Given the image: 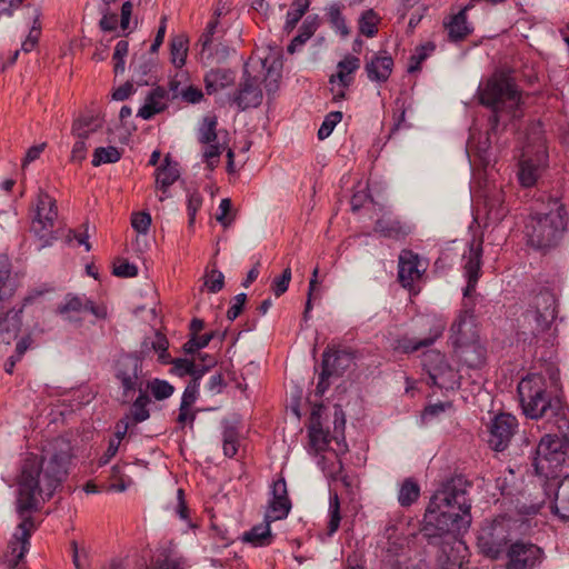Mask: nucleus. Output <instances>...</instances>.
Returning a JSON list of instances; mask_svg holds the SVG:
<instances>
[{
	"label": "nucleus",
	"mask_w": 569,
	"mask_h": 569,
	"mask_svg": "<svg viewBox=\"0 0 569 569\" xmlns=\"http://www.w3.org/2000/svg\"><path fill=\"white\" fill-rule=\"evenodd\" d=\"M147 389L157 400H164L172 396L174 388L166 380L153 379L147 383Z\"/></svg>",
	"instance_id": "obj_45"
},
{
	"label": "nucleus",
	"mask_w": 569,
	"mask_h": 569,
	"mask_svg": "<svg viewBox=\"0 0 569 569\" xmlns=\"http://www.w3.org/2000/svg\"><path fill=\"white\" fill-rule=\"evenodd\" d=\"M206 147L202 151L203 161L209 170H213L220 161V156L223 151V146L219 143H204Z\"/></svg>",
	"instance_id": "obj_46"
},
{
	"label": "nucleus",
	"mask_w": 569,
	"mask_h": 569,
	"mask_svg": "<svg viewBox=\"0 0 569 569\" xmlns=\"http://www.w3.org/2000/svg\"><path fill=\"white\" fill-rule=\"evenodd\" d=\"M246 300H247L246 293H239L233 298V301L227 311V318L230 321H233L234 319H237L238 316L241 313L243 306L246 303Z\"/></svg>",
	"instance_id": "obj_61"
},
{
	"label": "nucleus",
	"mask_w": 569,
	"mask_h": 569,
	"mask_svg": "<svg viewBox=\"0 0 569 569\" xmlns=\"http://www.w3.org/2000/svg\"><path fill=\"white\" fill-rule=\"evenodd\" d=\"M233 81L234 73L226 69L211 70L204 77L206 90L209 94L230 86Z\"/></svg>",
	"instance_id": "obj_32"
},
{
	"label": "nucleus",
	"mask_w": 569,
	"mask_h": 569,
	"mask_svg": "<svg viewBox=\"0 0 569 569\" xmlns=\"http://www.w3.org/2000/svg\"><path fill=\"white\" fill-rule=\"evenodd\" d=\"M550 508L561 520L569 521V476L558 485L556 499Z\"/></svg>",
	"instance_id": "obj_34"
},
{
	"label": "nucleus",
	"mask_w": 569,
	"mask_h": 569,
	"mask_svg": "<svg viewBox=\"0 0 569 569\" xmlns=\"http://www.w3.org/2000/svg\"><path fill=\"white\" fill-rule=\"evenodd\" d=\"M143 348L146 350L153 349L158 353V360L162 363H167L169 355L167 352L168 341L163 336L157 335L151 341H144Z\"/></svg>",
	"instance_id": "obj_49"
},
{
	"label": "nucleus",
	"mask_w": 569,
	"mask_h": 569,
	"mask_svg": "<svg viewBox=\"0 0 569 569\" xmlns=\"http://www.w3.org/2000/svg\"><path fill=\"white\" fill-rule=\"evenodd\" d=\"M33 19V24L29 30L27 38L22 41L20 50H16L12 57L8 61V66H11L16 62L19 57L20 51L24 53L31 52L38 44L40 34H41V24L39 21L40 12L38 9L32 10V14L30 17Z\"/></svg>",
	"instance_id": "obj_31"
},
{
	"label": "nucleus",
	"mask_w": 569,
	"mask_h": 569,
	"mask_svg": "<svg viewBox=\"0 0 569 569\" xmlns=\"http://www.w3.org/2000/svg\"><path fill=\"white\" fill-rule=\"evenodd\" d=\"M375 231L385 238L401 240L412 232V226L386 213L377 220Z\"/></svg>",
	"instance_id": "obj_23"
},
{
	"label": "nucleus",
	"mask_w": 569,
	"mask_h": 569,
	"mask_svg": "<svg viewBox=\"0 0 569 569\" xmlns=\"http://www.w3.org/2000/svg\"><path fill=\"white\" fill-rule=\"evenodd\" d=\"M422 326L429 329L427 337L417 339L409 337H401L396 340L393 348L405 353L415 352L421 348H427L433 345L440 338L446 328V322L437 316H426L421 319Z\"/></svg>",
	"instance_id": "obj_12"
},
{
	"label": "nucleus",
	"mask_w": 569,
	"mask_h": 569,
	"mask_svg": "<svg viewBox=\"0 0 569 569\" xmlns=\"http://www.w3.org/2000/svg\"><path fill=\"white\" fill-rule=\"evenodd\" d=\"M167 90L158 87L147 96L144 104L138 111V116L144 120H149L154 114L162 112L167 108Z\"/></svg>",
	"instance_id": "obj_25"
},
{
	"label": "nucleus",
	"mask_w": 569,
	"mask_h": 569,
	"mask_svg": "<svg viewBox=\"0 0 569 569\" xmlns=\"http://www.w3.org/2000/svg\"><path fill=\"white\" fill-rule=\"evenodd\" d=\"M73 457V447L69 439L59 437L49 441L40 456L29 455L22 462L18 477L17 511L20 523L10 542V566L16 567L29 548V538L33 529L30 513L49 500L66 479Z\"/></svg>",
	"instance_id": "obj_1"
},
{
	"label": "nucleus",
	"mask_w": 569,
	"mask_h": 569,
	"mask_svg": "<svg viewBox=\"0 0 569 569\" xmlns=\"http://www.w3.org/2000/svg\"><path fill=\"white\" fill-rule=\"evenodd\" d=\"M449 341L453 349L479 341L475 317L470 310L459 312L450 327Z\"/></svg>",
	"instance_id": "obj_17"
},
{
	"label": "nucleus",
	"mask_w": 569,
	"mask_h": 569,
	"mask_svg": "<svg viewBox=\"0 0 569 569\" xmlns=\"http://www.w3.org/2000/svg\"><path fill=\"white\" fill-rule=\"evenodd\" d=\"M350 357L343 351H326L322 360V372L317 385V393L323 395L328 389L327 379L333 375H341L350 362Z\"/></svg>",
	"instance_id": "obj_19"
},
{
	"label": "nucleus",
	"mask_w": 569,
	"mask_h": 569,
	"mask_svg": "<svg viewBox=\"0 0 569 569\" xmlns=\"http://www.w3.org/2000/svg\"><path fill=\"white\" fill-rule=\"evenodd\" d=\"M290 280H291V269L288 267L283 270V272L280 277L273 279V281H272L273 293L277 297H280L281 295H283L288 290Z\"/></svg>",
	"instance_id": "obj_55"
},
{
	"label": "nucleus",
	"mask_w": 569,
	"mask_h": 569,
	"mask_svg": "<svg viewBox=\"0 0 569 569\" xmlns=\"http://www.w3.org/2000/svg\"><path fill=\"white\" fill-rule=\"evenodd\" d=\"M102 127V120L92 113L79 117L73 121L71 133L76 139L87 140Z\"/></svg>",
	"instance_id": "obj_30"
},
{
	"label": "nucleus",
	"mask_w": 569,
	"mask_h": 569,
	"mask_svg": "<svg viewBox=\"0 0 569 569\" xmlns=\"http://www.w3.org/2000/svg\"><path fill=\"white\" fill-rule=\"evenodd\" d=\"M129 43L126 40H120L117 42L114 52L112 56V60L114 62V73H123L126 69V57L128 56Z\"/></svg>",
	"instance_id": "obj_48"
},
{
	"label": "nucleus",
	"mask_w": 569,
	"mask_h": 569,
	"mask_svg": "<svg viewBox=\"0 0 569 569\" xmlns=\"http://www.w3.org/2000/svg\"><path fill=\"white\" fill-rule=\"evenodd\" d=\"M360 68V59L353 54H347L337 63L336 73L330 76V91L335 101L346 98L347 89L355 81V73Z\"/></svg>",
	"instance_id": "obj_14"
},
{
	"label": "nucleus",
	"mask_w": 569,
	"mask_h": 569,
	"mask_svg": "<svg viewBox=\"0 0 569 569\" xmlns=\"http://www.w3.org/2000/svg\"><path fill=\"white\" fill-rule=\"evenodd\" d=\"M360 32L367 37H373L377 33V16L372 10L366 11L359 22Z\"/></svg>",
	"instance_id": "obj_51"
},
{
	"label": "nucleus",
	"mask_w": 569,
	"mask_h": 569,
	"mask_svg": "<svg viewBox=\"0 0 569 569\" xmlns=\"http://www.w3.org/2000/svg\"><path fill=\"white\" fill-rule=\"evenodd\" d=\"M102 18L100 20V27L103 31H113L118 26V16L109 12V7H102L100 9Z\"/></svg>",
	"instance_id": "obj_60"
},
{
	"label": "nucleus",
	"mask_w": 569,
	"mask_h": 569,
	"mask_svg": "<svg viewBox=\"0 0 569 569\" xmlns=\"http://www.w3.org/2000/svg\"><path fill=\"white\" fill-rule=\"evenodd\" d=\"M116 378L119 380L124 397L141 392L146 385L142 361L134 355H124L117 361Z\"/></svg>",
	"instance_id": "obj_10"
},
{
	"label": "nucleus",
	"mask_w": 569,
	"mask_h": 569,
	"mask_svg": "<svg viewBox=\"0 0 569 569\" xmlns=\"http://www.w3.org/2000/svg\"><path fill=\"white\" fill-rule=\"evenodd\" d=\"M58 218L56 200L46 191L40 190L31 209V231L40 241V249L50 247L57 234L53 231Z\"/></svg>",
	"instance_id": "obj_6"
},
{
	"label": "nucleus",
	"mask_w": 569,
	"mask_h": 569,
	"mask_svg": "<svg viewBox=\"0 0 569 569\" xmlns=\"http://www.w3.org/2000/svg\"><path fill=\"white\" fill-rule=\"evenodd\" d=\"M21 311H10L0 319V342L10 343L21 328Z\"/></svg>",
	"instance_id": "obj_33"
},
{
	"label": "nucleus",
	"mask_w": 569,
	"mask_h": 569,
	"mask_svg": "<svg viewBox=\"0 0 569 569\" xmlns=\"http://www.w3.org/2000/svg\"><path fill=\"white\" fill-rule=\"evenodd\" d=\"M423 368L429 375L432 385L441 389H455L459 385L458 371L450 366L445 356L437 351L430 350L423 353Z\"/></svg>",
	"instance_id": "obj_9"
},
{
	"label": "nucleus",
	"mask_w": 569,
	"mask_h": 569,
	"mask_svg": "<svg viewBox=\"0 0 569 569\" xmlns=\"http://www.w3.org/2000/svg\"><path fill=\"white\" fill-rule=\"evenodd\" d=\"M88 151L87 140L76 139L71 150V161L81 162L86 159Z\"/></svg>",
	"instance_id": "obj_63"
},
{
	"label": "nucleus",
	"mask_w": 569,
	"mask_h": 569,
	"mask_svg": "<svg viewBox=\"0 0 569 569\" xmlns=\"http://www.w3.org/2000/svg\"><path fill=\"white\" fill-rule=\"evenodd\" d=\"M151 224V217L148 212H137L132 214L131 226L139 233H147Z\"/></svg>",
	"instance_id": "obj_56"
},
{
	"label": "nucleus",
	"mask_w": 569,
	"mask_h": 569,
	"mask_svg": "<svg viewBox=\"0 0 569 569\" xmlns=\"http://www.w3.org/2000/svg\"><path fill=\"white\" fill-rule=\"evenodd\" d=\"M217 118L204 117L198 131V140L200 143H211L217 140Z\"/></svg>",
	"instance_id": "obj_42"
},
{
	"label": "nucleus",
	"mask_w": 569,
	"mask_h": 569,
	"mask_svg": "<svg viewBox=\"0 0 569 569\" xmlns=\"http://www.w3.org/2000/svg\"><path fill=\"white\" fill-rule=\"evenodd\" d=\"M393 68L392 58L385 54H376L368 59L365 64V70L370 81L373 82H386Z\"/></svg>",
	"instance_id": "obj_24"
},
{
	"label": "nucleus",
	"mask_w": 569,
	"mask_h": 569,
	"mask_svg": "<svg viewBox=\"0 0 569 569\" xmlns=\"http://www.w3.org/2000/svg\"><path fill=\"white\" fill-rule=\"evenodd\" d=\"M219 24L218 19H212L206 27L203 33L201 34L199 42L202 46L201 58L203 59L204 51L210 47L212 42L213 34L216 33V29Z\"/></svg>",
	"instance_id": "obj_57"
},
{
	"label": "nucleus",
	"mask_w": 569,
	"mask_h": 569,
	"mask_svg": "<svg viewBox=\"0 0 569 569\" xmlns=\"http://www.w3.org/2000/svg\"><path fill=\"white\" fill-rule=\"evenodd\" d=\"M149 401L147 393L142 390L131 407V415L136 422H142L149 418L147 409Z\"/></svg>",
	"instance_id": "obj_47"
},
{
	"label": "nucleus",
	"mask_w": 569,
	"mask_h": 569,
	"mask_svg": "<svg viewBox=\"0 0 569 569\" xmlns=\"http://www.w3.org/2000/svg\"><path fill=\"white\" fill-rule=\"evenodd\" d=\"M446 28L452 41H459L467 37L471 32V29L467 22L466 11L461 10L455 14L450 21L446 23Z\"/></svg>",
	"instance_id": "obj_35"
},
{
	"label": "nucleus",
	"mask_w": 569,
	"mask_h": 569,
	"mask_svg": "<svg viewBox=\"0 0 569 569\" xmlns=\"http://www.w3.org/2000/svg\"><path fill=\"white\" fill-rule=\"evenodd\" d=\"M567 212L558 199H551L543 211L528 219L525 233L528 243L537 249H549L559 243L567 228Z\"/></svg>",
	"instance_id": "obj_4"
},
{
	"label": "nucleus",
	"mask_w": 569,
	"mask_h": 569,
	"mask_svg": "<svg viewBox=\"0 0 569 569\" xmlns=\"http://www.w3.org/2000/svg\"><path fill=\"white\" fill-rule=\"evenodd\" d=\"M18 287L17 277L11 273L10 263L7 259H0V299L12 296Z\"/></svg>",
	"instance_id": "obj_36"
},
{
	"label": "nucleus",
	"mask_w": 569,
	"mask_h": 569,
	"mask_svg": "<svg viewBox=\"0 0 569 569\" xmlns=\"http://www.w3.org/2000/svg\"><path fill=\"white\" fill-rule=\"evenodd\" d=\"M180 177V171L177 163H171L169 157L164 158V164L157 169L156 174V187L162 191L159 197L160 201H163L168 194V188L173 184Z\"/></svg>",
	"instance_id": "obj_27"
},
{
	"label": "nucleus",
	"mask_w": 569,
	"mask_h": 569,
	"mask_svg": "<svg viewBox=\"0 0 569 569\" xmlns=\"http://www.w3.org/2000/svg\"><path fill=\"white\" fill-rule=\"evenodd\" d=\"M202 206V197L198 191L189 192L187 201V210L189 216V226L194 223L196 214Z\"/></svg>",
	"instance_id": "obj_53"
},
{
	"label": "nucleus",
	"mask_w": 569,
	"mask_h": 569,
	"mask_svg": "<svg viewBox=\"0 0 569 569\" xmlns=\"http://www.w3.org/2000/svg\"><path fill=\"white\" fill-rule=\"evenodd\" d=\"M420 488L412 479H407L402 482L399 493L398 501L402 507L411 506L419 497Z\"/></svg>",
	"instance_id": "obj_40"
},
{
	"label": "nucleus",
	"mask_w": 569,
	"mask_h": 569,
	"mask_svg": "<svg viewBox=\"0 0 569 569\" xmlns=\"http://www.w3.org/2000/svg\"><path fill=\"white\" fill-rule=\"evenodd\" d=\"M453 352L469 368H478L485 362L486 349L480 340L468 346L455 348Z\"/></svg>",
	"instance_id": "obj_29"
},
{
	"label": "nucleus",
	"mask_w": 569,
	"mask_h": 569,
	"mask_svg": "<svg viewBox=\"0 0 569 569\" xmlns=\"http://www.w3.org/2000/svg\"><path fill=\"white\" fill-rule=\"evenodd\" d=\"M557 315L556 298L549 291H541L533 299L532 309L526 313L528 321L535 322V330L545 331L552 323Z\"/></svg>",
	"instance_id": "obj_15"
},
{
	"label": "nucleus",
	"mask_w": 569,
	"mask_h": 569,
	"mask_svg": "<svg viewBox=\"0 0 569 569\" xmlns=\"http://www.w3.org/2000/svg\"><path fill=\"white\" fill-rule=\"evenodd\" d=\"M61 315H64L68 320H78L79 316L84 312H90L97 318H104V308L96 307L92 301L84 296H68L66 302L59 307Z\"/></svg>",
	"instance_id": "obj_20"
},
{
	"label": "nucleus",
	"mask_w": 569,
	"mask_h": 569,
	"mask_svg": "<svg viewBox=\"0 0 569 569\" xmlns=\"http://www.w3.org/2000/svg\"><path fill=\"white\" fill-rule=\"evenodd\" d=\"M506 569H533L541 562L542 550L528 541H516L507 549Z\"/></svg>",
	"instance_id": "obj_13"
},
{
	"label": "nucleus",
	"mask_w": 569,
	"mask_h": 569,
	"mask_svg": "<svg viewBox=\"0 0 569 569\" xmlns=\"http://www.w3.org/2000/svg\"><path fill=\"white\" fill-rule=\"evenodd\" d=\"M427 269V263L411 250H402L399 254L398 278L405 288L411 289Z\"/></svg>",
	"instance_id": "obj_18"
},
{
	"label": "nucleus",
	"mask_w": 569,
	"mask_h": 569,
	"mask_svg": "<svg viewBox=\"0 0 569 569\" xmlns=\"http://www.w3.org/2000/svg\"><path fill=\"white\" fill-rule=\"evenodd\" d=\"M121 158V152L118 148L109 146V147H99L94 150L92 156V166L99 167L106 163H114L119 161Z\"/></svg>",
	"instance_id": "obj_41"
},
{
	"label": "nucleus",
	"mask_w": 569,
	"mask_h": 569,
	"mask_svg": "<svg viewBox=\"0 0 569 569\" xmlns=\"http://www.w3.org/2000/svg\"><path fill=\"white\" fill-rule=\"evenodd\" d=\"M153 569H182L180 561L168 555H159Z\"/></svg>",
	"instance_id": "obj_64"
},
{
	"label": "nucleus",
	"mask_w": 569,
	"mask_h": 569,
	"mask_svg": "<svg viewBox=\"0 0 569 569\" xmlns=\"http://www.w3.org/2000/svg\"><path fill=\"white\" fill-rule=\"evenodd\" d=\"M262 101V91L260 89V82L256 77H251L244 72L243 80L240 83L234 102L241 110L248 108H256Z\"/></svg>",
	"instance_id": "obj_21"
},
{
	"label": "nucleus",
	"mask_w": 569,
	"mask_h": 569,
	"mask_svg": "<svg viewBox=\"0 0 569 569\" xmlns=\"http://www.w3.org/2000/svg\"><path fill=\"white\" fill-rule=\"evenodd\" d=\"M560 431L565 427L567 432L562 438L546 435L537 446L532 466L538 476L551 478L557 475L560 467L569 459V421L563 417L556 421Z\"/></svg>",
	"instance_id": "obj_5"
},
{
	"label": "nucleus",
	"mask_w": 569,
	"mask_h": 569,
	"mask_svg": "<svg viewBox=\"0 0 569 569\" xmlns=\"http://www.w3.org/2000/svg\"><path fill=\"white\" fill-rule=\"evenodd\" d=\"M266 518L263 522L253 526L250 530L243 532L242 541L251 545L252 547H267L273 542L274 536L271 532L270 525Z\"/></svg>",
	"instance_id": "obj_28"
},
{
	"label": "nucleus",
	"mask_w": 569,
	"mask_h": 569,
	"mask_svg": "<svg viewBox=\"0 0 569 569\" xmlns=\"http://www.w3.org/2000/svg\"><path fill=\"white\" fill-rule=\"evenodd\" d=\"M516 522L506 517H499L486 522L478 533V548L485 556L498 559L511 538Z\"/></svg>",
	"instance_id": "obj_8"
},
{
	"label": "nucleus",
	"mask_w": 569,
	"mask_h": 569,
	"mask_svg": "<svg viewBox=\"0 0 569 569\" xmlns=\"http://www.w3.org/2000/svg\"><path fill=\"white\" fill-rule=\"evenodd\" d=\"M517 419L510 413L497 415L489 425L488 443L495 451H503L517 428Z\"/></svg>",
	"instance_id": "obj_16"
},
{
	"label": "nucleus",
	"mask_w": 569,
	"mask_h": 569,
	"mask_svg": "<svg viewBox=\"0 0 569 569\" xmlns=\"http://www.w3.org/2000/svg\"><path fill=\"white\" fill-rule=\"evenodd\" d=\"M518 395L523 413L531 419L541 418L552 410L541 375L532 373L523 378L518 385Z\"/></svg>",
	"instance_id": "obj_7"
},
{
	"label": "nucleus",
	"mask_w": 569,
	"mask_h": 569,
	"mask_svg": "<svg viewBox=\"0 0 569 569\" xmlns=\"http://www.w3.org/2000/svg\"><path fill=\"white\" fill-rule=\"evenodd\" d=\"M547 162V152L542 143L531 147L528 143L521 153L518 179L521 186L531 187L538 180Z\"/></svg>",
	"instance_id": "obj_11"
},
{
	"label": "nucleus",
	"mask_w": 569,
	"mask_h": 569,
	"mask_svg": "<svg viewBox=\"0 0 569 569\" xmlns=\"http://www.w3.org/2000/svg\"><path fill=\"white\" fill-rule=\"evenodd\" d=\"M309 433V451L319 453L328 448L330 437L320 422V417L312 412L310 418V426L308 428Z\"/></svg>",
	"instance_id": "obj_26"
},
{
	"label": "nucleus",
	"mask_w": 569,
	"mask_h": 569,
	"mask_svg": "<svg viewBox=\"0 0 569 569\" xmlns=\"http://www.w3.org/2000/svg\"><path fill=\"white\" fill-rule=\"evenodd\" d=\"M450 402H437L429 405L422 412L421 419L423 422H429L432 419L439 417L441 413H445L448 408H450Z\"/></svg>",
	"instance_id": "obj_54"
},
{
	"label": "nucleus",
	"mask_w": 569,
	"mask_h": 569,
	"mask_svg": "<svg viewBox=\"0 0 569 569\" xmlns=\"http://www.w3.org/2000/svg\"><path fill=\"white\" fill-rule=\"evenodd\" d=\"M481 254L482 248L481 242L472 241L469 246L468 252L463 254L465 262V274L468 283L466 287L465 296L471 293L475 290L478 279L480 277L481 269Z\"/></svg>",
	"instance_id": "obj_22"
},
{
	"label": "nucleus",
	"mask_w": 569,
	"mask_h": 569,
	"mask_svg": "<svg viewBox=\"0 0 569 569\" xmlns=\"http://www.w3.org/2000/svg\"><path fill=\"white\" fill-rule=\"evenodd\" d=\"M329 525H328V535L332 536L339 528L340 525V502L338 495L330 493L329 498Z\"/></svg>",
	"instance_id": "obj_44"
},
{
	"label": "nucleus",
	"mask_w": 569,
	"mask_h": 569,
	"mask_svg": "<svg viewBox=\"0 0 569 569\" xmlns=\"http://www.w3.org/2000/svg\"><path fill=\"white\" fill-rule=\"evenodd\" d=\"M188 54V40L184 36L179 34L170 41V58L176 68H182L186 63Z\"/></svg>",
	"instance_id": "obj_38"
},
{
	"label": "nucleus",
	"mask_w": 569,
	"mask_h": 569,
	"mask_svg": "<svg viewBox=\"0 0 569 569\" xmlns=\"http://www.w3.org/2000/svg\"><path fill=\"white\" fill-rule=\"evenodd\" d=\"M291 509L289 499H271L269 507L264 513L268 522H274L277 520L284 519Z\"/></svg>",
	"instance_id": "obj_39"
},
{
	"label": "nucleus",
	"mask_w": 569,
	"mask_h": 569,
	"mask_svg": "<svg viewBox=\"0 0 569 569\" xmlns=\"http://www.w3.org/2000/svg\"><path fill=\"white\" fill-rule=\"evenodd\" d=\"M341 111H332L328 113L318 130V138L320 140L328 138L332 133L335 127L341 121Z\"/></svg>",
	"instance_id": "obj_50"
},
{
	"label": "nucleus",
	"mask_w": 569,
	"mask_h": 569,
	"mask_svg": "<svg viewBox=\"0 0 569 569\" xmlns=\"http://www.w3.org/2000/svg\"><path fill=\"white\" fill-rule=\"evenodd\" d=\"M120 446V438L119 437H112L109 440L108 448L106 452L100 457L99 465L104 466L107 465L118 452Z\"/></svg>",
	"instance_id": "obj_62"
},
{
	"label": "nucleus",
	"mask_w": 569,
	"mask_h": 569,
	"mask_svg": "<svg viewBox=\"0 0 569 569\" xmlns=\"http://www.w3.org/2000/svg\"><path fill=\"white\" fill-rule=\"evenodd\" d=\"M310 4V0H293L291 10L287 12L286 27L293 29L298 21L306 13Z\"/></svg>",
	"instance_id": "obj_43"
},
{
	"label": "nucleus",
	"mask_w": 569,
	"mask_h": 569,
	"mask_svg": "<svg viewBox=\"0 0 569 569\" xmlns=\"http://www.w3.org/2000/svg\"><path fill=\"white\" fill-rule=\"evenodd\" d=\"M223 284L224 276L219 270L213 269L204 276V286L212 293L220 291L223 288Z\"/></svg>",
	"instance_id": "obj_52"
},
{
	"label": "nucleus",
	"mask_w": 569,
	"mask_h": 569,
	"mask_svg": "<svg viewBox=\"0 0 569 569\" xmlns=\"http://www.w3.org/2000/svg\"><path fill=\"white\" fill-rule=\"evenodd\" d=\"M172 372L183 377V376H191L194 369V361L189 360L187 358H179L172 361Z\"/></svg>",
	"instance_id": "obj_59"
},
{
	"label": "nucleus",
	"mask_w": 569,
	"mask_h": 569,
	"mask_svg": "<svg viewBox=\"0 0 569 569\" xmlns=\"http://www.w3.org/2000/svg\"><path fill=\"white\" fill-rule=\"evenodd\" d=\"M317 28V18L308 17L300 27L299 33L292 39V41L288 46V51L290 53L296 52L298 48L302 47L313 36Z\"/></svg>",
	"instance_id": "obj_37"
},
{
	"label": "nucleus",
	"mask_w": 569,
	"mask_h": 569,
	"mask_svg": "<svg viewBox=\"0 0 569 569\" xmlns=\"http://www.w3.org/2000/svg\"><path fill=\"white\" fill-rule=\"evenodd\" d=\"M470 508L461 480H451L432 496L425 513L426 526L439 535L457 537L471 523Z\"/></svg>",
	"instance_id": "obj_2"
},
{
	"label": "nucleus",
	"mask_w": 569,
	"mask_h": 569,
	"mask_svg": "<svg viewBox=\"0 0 569 569\" xmlns=\"http://www.w3.org/2000/svg\"><path fill=\"white\" fill-rule=\"evenodd\" d=\"M138 268L136 264L128 262L127 260H119L113 267V274L121 278H131L137 276Z\"/></svg>",
	"instance_id": "obj_58"
},
{
	"label": "nucleus",
	"mask_w": 569,
	"mask_h": 569,
	"mask_svg": "<svg viewBox=\"0 0 569 569\" xmlns=\"http://www.w3.org/2000/svg\"><path fill=\"white\" fill-rule=\"evenodd\" d=\"M480 102L489 107L493 116L490 119V133L495 132L503 112L510 113L512 118L517 117V109L520 104V93L516 84L505 74H493L487 80L483 87L479 88ZM490 136L483 142L476 147L478 157L482 164L487 167L491 159L488 153Z\"/></svg>",
	"instance_id": "obj_3"
}]
</instances>
